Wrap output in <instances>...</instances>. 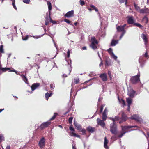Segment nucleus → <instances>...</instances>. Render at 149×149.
Wrapping results in <instances>:
<instances>
[{
    "label": "nucleus",
    "instance_id": "nucleus-48",
    "mask_svg": "<svg viewBox=\"0 0 149 149\" xmlns=\"http://www.w3.org/2000/svg\"><path fill=\"white\" fill-rule=\"evenodd\" d=\"M108 51L109 52V53L110 55H111V53H113L112 52V49L111 48L109 49Z\"/></svg>",
    "mask_w": 149,
    "mask_h": 149
},
{
    "label": "nucleus",
    "instance_id": "nucleus-57",
    "mask_svg": "<svg viewBox=\"0 0 149 149\" xmlns=\"http://www.w3.org/2000/svg\"><path fill=\"white\" fill-rule=\"evenodd\" d=\"M54 87H55V86L53 84V85H52V84L50 85V88L52 89H54Z\"/></svg>",
    "mask_w": 149,
    "mask_h": 149
},
{
    "label": "nucleus",
    "instance_id": "nucleus-23",
    "mask_svg": "<svg viewBox=\"0 0 149 149\" xmlns=\"http://www.w3.org/2000/svg\"><path fill=\"white\" fill-rule=\"evenodd\" d=\"M108 141L106 137H105L104 138V146L106 148H108V146H107V144L108 143Z\"/></svg>",
    "mask_w": 149,
    "mask_h": 149
},
{
    "label": "nucleus",
    "instance_id": "nucleus-46",
    "mask_svg": "<svg viewBox=\"0 0 149 149\" xmlns=\"http://www.w3.org/2000/svg\"><path fill=\"white\" fill-rule=\"evenodd\" d=\"M144 41L145 42V45H146V43L147 42L148 39L147 38H143Z\"/></svg>",
    "mask_w": 149,
    "mask_h": 149
},
{
    "label": "nucleus",
    "instance_id": "nucleus-11",
    "mask_svg": "<svg viewBox=\"0 0 149 149\" xmlns=\"http://www.w3.org/2000/svg\"><path fill=\"white\" fill-rule=\"evenodd\" d=\"M51 17H50V14L49 13V15H47L45 18V24L46 25H48L49 24V22H50Z\"/></svg>",
    "mask_w": 149,
    "mask_h": 149
},
{
    "label": "nucleus",
    "instance_id": "nucleus-17",
    "mask_svg": "<svg viewBox=\"0 0 149 149\" xmlns=\"http://www.w3.org/2000/svg\"><path fill=\"white\" fill-rule=\"evenodd\" d=\"M140 13H149V10L146 8L144 9H140L139 11Z\"/></svg>",
    "mask_w": 149,
    "mask_h": 149
},
{
    "label": "nucleus",
    "instance_id": "nucleus-30",
    "mask_svg": "<svg viewBox=\"0 0 149 149\" xmlns=\"http://www.w3.org/2000/svg\"><path fill=\"white\" fill-rule=\"evenodd\" d=\"M71 135L73 136L74 137H76L78 138H80V136L78 135L76 133L72 132L71 133Z\"/></svg>",
    "mask_w": 149,
    "mask_h": 149
},
{
    "label": "nucleus",
    "instance_id": "nucleus-8",
    "mask_svg": "<svg viewBox=\"0 0 149 149\" xmlns=\"http://www.w3.org/2000/svg\"><path fill=\"white\" fill-rule=\"evenodd\" d=\"M45 139L44 137L42 138L39 141L38 145L40 148H43L45 146Z\"/></svg>",
    "mask_w": 149,
    "mask_h": 149
},
{
    "label": "nucleus",
    "instance_id": "nucleus-29",
    "mask_svg": "<svg viewBox=\"0 0 149 149\" xmlns=\"http://www.w3.org/2000/svg\"><path fill=\"white\" fill-rule=\"evenodd\" d=\"M23 80L26 83H27L28 79L24 75L22 76Z\"/></svg>",
    "mask_w": 149,
    "mask_h": 149
},
{
    "label": "nucleus",
    "instance_id": "nucleus-41",
    "mask_svg": "<svg viewBox=\"0 0 149 149\" xmlns=\"http://www.w3.org/2000/svg\"><path fill=\"white\" fill-rule=\"evenodd\" d=\"M74 80L75 84H78L79 82V79L78 78H76L74 79Z\"/></svg>",
    "mask_w": 149,
    "mask_h": 149
},
{
    "label": "nucleus",
    "instance_id": "nucleus-28",
    "mask_svg": "<svg viewBox=\"0 0 149 149\" xmlns=\"http://www.w3.org/2000/svg\"><path fill=\"white\" fill-rule=\"evenodd\" d=\"M110 55L111 56V57L113 58L114 59L116 60L117 58V56H116L113 53H111V54Z\"/></svg>",
    "mask_w": 149,
    "mask_h": 149
},
{
    "label": "nucleus",
    "instance_id": "nucleus-50",
    "mask_svg": "<svg viewBox=\"0 0 149 149\" xmlns=\"http://www.w3.org/2000/svg\"><path fill=\"white\" fill-rule=\"evenodd\" d=\"M69 129H70V130L71 131H73V132L75 131V130H74L73 128L71 126L70 127Z\"/></svg>",
    "mask_w": 149,
    "mask_h": 149
},
{
    "label": "nucleus",
    "instance_id": "nucleus-22",
    "mask_svg": "<svg viewBox=\"0 0 149 149\" xmlns=\"http://www.w3.org/2000/svg\"><path fill=\"white\" fill-rule=\"evenodd\" d=\"M74 125L77 127V128L78 130H81V127L79 124L75 122H74Z\"/></svg>",
    "mask_w": 149,
    "mask_h": 149
},
{
    "label": "nucleus",
    "instance_id": "nucleus-49",
    "mask_svg": "<svg viewBox=\"0 0 149 149\" xmlns=\"http://www.w3.org/2000/svg\"><path fill=\"white\" fill-rule=\"evenodd\" d=\"M67 57L68 58L70 57V51L69 50H68L67 51Z\"/></svg>",
    "mask_w": 149,
    "mask_h": 149
},
{
    "label": "nucleus",
    "instance_id": "nucleus-1",
    "mask_svg": "<svg viewBox=\"0 0 149 149\" xmlns=\"http://www.w3.org/2000/svg\"><path fill=\"white\" fill-rule=\"evenodd\" d=\"M136 127L138 128V127L137 126H125L124 127H122V132L121 133V134L119 135L118 136V137L121 138V137L127 132L125 131L126 130H127L130 129L132 127Z\"/></svg>",
    "mask_w": 149,
    "mask_h": 149
},
{
    "label": "nucleus",
    "instance_id": "nucleus-7",
    "mask_svg": "<svg viewBox=\"0 0 149 149\" xmlns=\"http://www.w3.org/2000/svg\"><path fill=\"white\" fill-rule=\"evenodd\" d=\"M131 119L135 120L136 121L141 122L143 121L142 119L137 115H134L130 118Z\"/></svg>",
    "mask_w": 149,
    "mask_h": 149
},
{
    "label": "nucleus",
    "instance_id": "nucleus-10",
    "mask_svg": "<svg viewBox=\"0 0 149 149\" xmlns=\"http://www.w3.org/2000/svg\"><path fill=\"white\" fill-rule=\"evenodd\" d=\"M74 10H71L69 11L64 15V16L67 18H70L74 16Z\"/></svg>",
    "mask_w": 149,
    "mask_h": 149
},
{
    "label": "nucleus",
    "instance_id": "nucleus-2",
    "mask_svg": "<svg viewBox=\"0 0 149 149\" xmlns=\"http://www.w3.org/2000/svg\"><path fill=\"white\" fill-rule=\"evenodd\" d=\"M110 131L111 133L113 134L116 135L118 133L117 126L114 122L110 124Z\"/></svg>",
    "mask_w": 149,
    "mask_h": 149
},
{
    "label": "nucleus",
    "instance_id": "nucleus-40",
    "mask_svg": "<svg viewBox=\"0 0 149 149\" xmlns=\"http://www.w3.org/2000/svg\"><path fill=\"white\" fill-rule=\"evenodd\" d=\"M105 106V105L104 104H103L101 106L100 109V113L102 112L103 110V107Z\"/></svg>",
    "mask_w": 149,
    "mask_h": 149
},
{
    "label": "nucleus",
    "instance_id": "nucleus-24",
    "mask_svg": "<svg viewBox=\"0 0 149 149\" xmlns=\"http://www.w3.org/2000/svg\"><path fill=\"white\" fill-rule=\"evenodd\" d=\"M121 115H122V119L123 120L126 121V120H127V117L123 112H122Z\"/></svg>",
    "mask_w": 149,
    "mask_h": 149
},
{
    "label": "nucleus",
    "instance_id": "nucleus-63",
    "mask_svg": "<svg viewBox=\"0 0 149 149\" xmlns=\"http://www.w3.org/2000/svg\"><path fill=\"white\" fill-rule=\"evenodd\" d=\"M10 146H8L6 147V149H10Z\"/></svg>",
    "mask_w": 149,
    "mask_h": 149
},
{
    "label": "nucleus",
    "instance_id": "nucleus-14",
    "mask_svg": "<svg viewBox=\"0 0 149 149\" xmlns=\"http://www.w3.org/2000/svg\"><path fill=\"white\" fill-rule=\"evenodd\" d=\"M50 122L48 121L43 123L40 125V127L42 129H43L45 127H47L50 125Z\"/></svg>",
    "mask_w": 149,
    "mask_h": 149
},
{
    "label": "nucleus",
    "instance_id": "nucleus-59",
    "mask_svg": "<svg viewBox=\"0 0 149 149\" xmlns=\"http://www.w3.org/2000/svg\"><path fill=\"white\" fill-rule=\"evenodd\" d=\"M28 39V38H22V39L24 41L27 40Z\"/></svg>",
    "mask_w": 149,
    "mask_h": 149
},
{
    "label": "nucleus",
    "instance_id": "nucleus-32",
    "mask_svg": "<svg viewBox=\"0 0 149 149\" xmlns=\"http://www.w3.org/2000/svg\"><path fill=\"white\" fill-rule=\"evenodd\" d=\"M64 21L65 22H66V23H68V24H69L71 25H72V26H73V25H72V22L71 21H70L69 20L67 19H64Z\"/></svg>",
    "mask_w": 149,
    "mask_h": 149
},
{
    "label": "nucleus",
    "instance_id": "nucleus-27",
    "mask_svg": "<svg viewBox=\"0 0 149 149\" xmlns=\"http://www.w3.org/2000/svg\"><path fill=\"white\" fill-rule=\"evenodd\" d=\"M143 20L145 23L147 24L148 23V18L146 16L144 17L143 18Z\"/></svg>",
    "mask_w": 149,
    "mask_h": 149
},
{
    "label": "nucleus",
    "instance_id": "nucleus-26",
    "mask_svg": "<svg viewBox=\"0 0 149 149\" xmlns=\"http://www.w3.org/2000/svg\"><path fill=\"white\" fill-rule=\"evenodd\" d=\"M118 99L119 102L120 104H122L123 106L125 105V102L123 99H121V100H120L118 97Z\"/></svg>",
    "mask_w": 149,
    "mask_h": 149
},
{
    "label": "nucleus",
    "instance_id": "nucleus-16",
    "mask_svg": "<svg viewBox=\"0 0 149 149\" xmlns=\"http://www.w3.org/2000/svg\"><path fill=\"white\" fill-rule=\"evenodd\" d=\"M39 84L38 83L33 84L31 86V89L32 91L36 89L39 86Z\"/></svg>",
    "mask_w": 149,
    "mask_h": 149
},
{
    "label": "nucleus",
    "instance_id": "nucleus-60",
    "mask_svg": "<svg viewBox=\"0 0 149 149\" xmlns=\"http://www.w3.org/2000/svg\"><path fill=\"white\" fill-rule=\"evenodd\" d=\"M105 65L106 66H109V63H108V62L107 61H106V64H105Z\"/></svg>",
    "mask_w": 149,
    "mask_h": 149
},
{
    "label": "nucleus",
    "instance_id": "nucleus-55",
    "mask_svg": "<svg viewBox=\"0 0 149 149\" xmlns=\"http://www.w3.org/2000/svg\"><path fill=\"white\" fill-rule=\"evenodd\" d=\"M80 4L81 5H84L85 4V3L84 1H80Z\"/></svg>",
    "mask_w": 149,
    "mask_h": 149
},
{
    "label": "nucleus",
    "instance_id": "nucleus-19",
    "mask_svg": "<svg viewBox=\"0 0 149 149\" xmlns=\"http://www.w3.org/2000/svg\"><path fill=\"white\" fill-rule=\"evenodd\" d=\"M126 101L128 104V106L130 108V105L132 102V99L130 97H128L126 98Z\"/></svg>",
    "mask_w": 149,
    "mask_h": 149
},
{
    "label": "nucleus",
    "instance_id": "nucleus-47",
    "mask_svg": "<svg viewBox=\"0 0 149 149\" xmlns=\"http://www.w3.org/2000/svg\"><path fill=\"white\" fill-rule=\"evenodd\" d=\"M147 37V35L146 33H143L141 35L142 37Z\"/></svg>",
    "mask_w": 149,
    "mask_h": 149
},
{
    "label": "nucleus",
    "instance_id": "nucleus-42",
    "mask_svg": "<svg viewBox=\"0 0 149 149\" xmlns=\"http://www.w3.org/2000/svg\"><path fill=\"white\" fill-rule=\"evenodd\" d=\"M4 137L3 136L1 135H0V142L4 140Z\"/></svg>",
    "mask_w": 149,
    "mask_h": 149
},
{
    "label": "nucleus",
    "instance_id": "nucleus-15",
    "mask_svg": "<svg viewBox=\"0 0 149 149\" xmlns=\"http://www.w3.org/2000/svg\"><path fill=\"white\" fill-rule=\"evenodd\" d=\"M108 112L107 109L106 108L103 113L102 119L104 121H105L106 120L107 118V113Z\"/></svg>",
    "mask_w": 149,
    "mask_h": 149
},
{
    "label": "nucleus",
    "instance_id": "nucleus-54",
    "mask_svg": "<svg viewBox=\"0 0 149 149\" xmlns=\"http://www.w3.org/2000/svg\"><path fill=\"white\" fill-rule=\"evenodd\" d=\"M108 74L109 75V77H110V78L111 79V72L110 71H109L108 72Z\"/></svg>",
    "mask_w": 149,
    "mask_h": 149
},
{
    "label": "nucleus",
    "instance_id": "nucleus-45",
    "mask_svg": "<svg viewBox=\"0 0 149 149\" xmlns=\"http://www.w3.org/2000/svg\"><path fill=\"white\" fill-rule=\"evenodd\" d=\"M50 22L53 23L54 24H56V21L53 20L52 18H51V20L50 21Z\"/></svg>",
    "mask_w": 149,
    "mask_h": 149
},
{
    "label": "nucleus",
    "instance_id": "nucleus-3",
    "mask_svg": "<svg viewBox=\"0 0 149 149\" xmlns=\"http://www.w3.org/2000/svg\"><path fill=\"white\" fill-rule=\"evenodd\" d=\"M91 43L90 45V47L93 49L97 48V45L98 44V42L95 38H91Z\"/></svg>",
    "mask_w": 149,
    "mask_h": 149
},
{
    "label": "nucleus",
    "instance_id": "nucleus-6",
    "mask_svg": "<svg viewBox=\"0 0 149 149\" xmlns=\"http://www.w3.org/2000/svg\"><path fill=\"white\" fill-rule=\"evenodd\" d=\"M140 75L137 74L136 76L133 77L131 79V81L133 84H135L137 83L138 81H140L139 79Z\"/></svg>",
    "mask_w": 149,
    "mask_h": 149
},
{
    "label": "nucleus",
    "instance_id": "nucleus-12",
    "mask_svg": "<svg viewBox=\"0 0 149 149\" xmlns=\"http://www.w3.org/2000/svg\"><path fill=\"white\" fill-rule=\"evenodd\" d=\"M97 121L98 125L103 127L105 125V123L104 120H102L100 119L99 118H97Z\"/></svg>",
    "mask_w": 149,
    "mask_h": 149
},
{
    "label": "nucleus",
    "instance_id": "nucleus-35",
    "mask_svg": "<svg viewBox=\"0 0 149 149\" xmlns=\"http://www.w3.org/2000/svg\"><path fill=\"white\" fill-rule=\"evenodd\" d=\"M10 69V68H2L1 69V70H2L3 72H5L7 70H9Z\"/></svg>",
    "mask_w": 149,
    "mask_h": 149
},
{
    "label": "nucleus",
    "instance_id": "nucleus-61",
    "mask_svg": "<svg viewBox=\"0 0 149 149\" xmlns=\"http://www.w3.org/2000/svg\"><path fill=\"white\" fill-rule=\"evenodd\" d=\"M102 65V61L101 60V63L99 64V66L100 67H101V65Z\"/></svg>",
    "mask_w": 149,
    "mask_h": 149
},
{
    "label": "nucleus",
    "instance_id": "nucleus-34",
    "mask_svg": "<svg viewBox=\"0 0 149 149\" xmlns=\"http://www.w3.org/2000/svg\"><path fill=\"white\" fill-rule=\"evenodd\" d=\"M134 25L140 28H141L142 27V26L138 23H134Z\"/></svg>",
    "mask_w": 149,
    "mask_h": 149
},
{
    "label": "nucleus",
    "instance_id": "nucleus-4",
    "mask_svg": "<svg viewBox=\"0 0 149 149\" xmlns=\"http://www.w3.org/2000/svg\"><path fill=\"white\" fill-rule=\"evenodd\" d=\"M128 95L131 98H133L137 95L136 91L132 88H129L128 89Z\"/></svg>",
    "mask_w": 149,
    "mask_h": 149
},
{
    "label": "nucleus",
    "instance_id": "nucleus-51",
    "mask_svg": "<svg viewBox=\"0 0 149 149\" xmlns=\"http://www.w3.org/2000/svg\"><path fill=\"white\" fill-rule=\"evenodd\" d=\"M144 56L146 58H147V57L149 58V56H148V53H147V52H146L145 53V54L144 55Z\"/></svg>",
    "mask_w": 149,
    "mask_h": 149
},
{
    "label": "nucleus",
    "instance_id": "nucleus-13",
    "mask_svg": "<svg viewBox=\"0 0 149 149\" xmlns=\"http://www.w3.org/2000/svg\"><path fill=\"white\" fill-rule=\"evenodd\" d=\"M100 77L102 79L103 81H106L107 80V76L106 73L101 74Z\"/></svg>",
    "mask_w": 149,
    "mask_h": 149
},
{
    "label": "nucleus",
    "instance_id": "nucleus-62",
    "mask_svg": "<svg viewBox=\"0 0 149 149\" xmlns=\"http://www.w3.org/2000/svg\"><path fill=\"white\" fill-rule=\"evenodd\" d=\"M97 54H98V56H99V58H100V60H102V58H101V57H100V54H99V52H97Z\"/></svg>",
    "mask_w": 149,
    "mask_h": 149
},
{
    "label": "nucleus",
    "instance_id": "nucleus-5",
    "mask_svg": "<svg viewBox=\"0 0 149 149\" xmlns=\"http://www.w3.org/2000/svg\"><path fill=\"white\" fill-rule=\"evenodd\" d=\"M116 29L118 32H122L120 37H122L126 32V31L123 28V27H122L121 26H118L116 27Z\"/></svg>",
    "mask_w": 149,
    "mask_h": 149
},
{
    "label": "nucleus",
    "instance_id": "nucleus-64",
    "mask_svg": "<svg viewBox=\"0 0 149 149\" xmlns=\"http://www.w3.org/2000/svg\"><path fill=\"white\" fill-rule=\"evenodd\" d=\"M82 49L83 50H86V47H82Z\"/></svg>",
    "mask_w": 149,
    "mask_h": 149
},
{
    "label": "nucleus",
    "instance_id": "nucleus-58",
    "mask_svg": "<svg viewBox=\"0 0 149 149\" xmlns=\"http://www.w3.org/2000/svg\"><path fill=\"white\" fill-rule=\"evenodd\" d=\"M118 1L120 3H123L125 1V0H118Z\"/></svg>",
    "mask_w": 149,
    "mask_h": 149
},
{
    "label": "nucleus",
    "instance_id": "nucleus-31",
    "mask_svg": "<svg viewBox=\"0 0 149 149\" xmlns=\"http://www.w3.org/2000/svg\"><path fill=\"white\" fill-rule=\"evenodd\" d=\"M47 4L48 5V8L49 11H50L52 9V6L51 3L49 2H48L47 3Z\"/></svg>",
    "mask_w": 149,
    "mask_h": 149
},
{
    "label": "nucleus",
    "instance_id": "nucleus-33",
    "mask_svg": "<svg viewBox=\"0 0 149 149\" xmlns=\"http://www.w3.org/2000/svg\"><path fill=\"white\" fill-rule=\"evenodd\" d=\"M134 6L136 10L138 11L140 10V7L138 6L137 4H136L135 2L134 3Z\"/></svg>",
    "mask_w": 149,
    "mask_h": 149
},
{
    "label": "nucleus",
    "instance_id": "nucleus-53",
    "mask_svg": "<svg viewBox=\"0 0 149 149\" xmlns=\"http://www.w3.org/2000/svg\"><path fill=\"white\" fill-rule=\"evenodd\" d=\"M9 72H15L17 74H18L17 72L14 69L12 70H10L9 71Z\"/></svg>",
    "mask_w": 149,
    "mask_h": 149
},
{
    "label": "nucleus",
    "instance_id": "nucleus-21",
    "mask_svg": "<svg viewBox=\"0 0 149 149\" xmlns=\"http://www.w3.org/2000/svg\"><path fill=\"white\" fill-rule=\"evenodd\" d=\"M98 34L99 36L101 37H104L105 36V33L104 31H100L98 33Z\"/></svg>",
    "mask_w": 149,
    "mask_h": 149
},
{
    "label": "nucleus",
    "instance_id": "nucleus-56",
    "mask_svg": "<svg viewBox=\"0 0 149 149\" xmlns=\"http://www.w3.org/2000/svg\"><path fill=\"white\" fill-rule=\"evenodd\" d=\"M90 7L93 9H94L96 7L93 5H90Z\"/></svg>",
    "mask_w": 149,
    "mask_h": 149
},
{
    "label": "nucleus",
    "instance_id": "nucleus-20",
    "mask_svg": "<svg viewBox=\"0 0 149 149\" xmlns=\"http://www.w3.org/2000/svg\"><path fill=\"white\" fill-rule=\"evenodd\" d=\"M87 130L90 132L93 133L95 130V128L91 126H89L87 128Z\"/></svg>",
    "mask_w": 149,
    "mask_h": 149
},
{
    "label": "nucleus",
    "instance_id": "nucleus-52",
    "mask_svg": "<svg viewBox=\"0 0 149 149\" xmlns=\"http://www.w3.org/2000/svg\"><path fill=\"white\" fill-rule=\"evenodd\" d=\"M72 117H70L69 118V122L70 123H71L72 122Z\"/></svg>",
    "mask_w": 149,
    "mask_h": 149
},
{
    "label": "nucleus",
    "instance_id": "nucleus-37",
    "mask_svg": "<svg viewBox=\"0 0 149 149\" xmlns=\"http://www.w3.org/2000/svg\"><path fill=\"white\" fill-rule=\"evenodd\" d=\"M57 114H58L57 113H55L54 114V115L53 116V117L50 118V120H53L55 118H56V116L57 115Z\"/></svg>",
    "mask_w": 149,
    "mask_h": 149
},
{
    "label": "nucleus",
    "instance_id": "nucleus-44",
    "mask_svg": "<svg viewBox=\"0 0 149 149\" xmlns=\"http://www.w3.org/2000/svg\"><path fill=\"white\" fill-rule=\"evenodd\" d=\"M79 131L82 132V133H83V134H84L86 133V130L85 129H81V130H79Z\"/></svg>",
    "mask_w": 149,
    "mask_h": 149
},
{
    "label": "nucleus",
    "instance_id": "nucleus-38",
    "mask_svg": "<svg viewBox=\"0 0 149 149\" xmlns=\"http://www.w3.org/2000/svg\"><path fill=\"white\" fill-rule=\"evenodd\" d=\"M4 52L3 49V45L0 46V52L1 53H3Z\"/></svg>",
    "mask_w": 149,
    "mask_h": 149
},
{
    "label": "nucleus",
    "instance_id": "nucleus-25",
    "mask_svg": "<svg viewBox=\"0 0 149 149\" xmlns=\"http://www.w3.org/2000/svg\"><path fill=\"white\" fill-rule=\"evenodd\" d=\"M52 95V93H51L49 94L48 93H47L45 94V97L47 100H48L49 97H50Z\"/></svg>",
    "mask_w": 149,
    "mask_h": 149
},
{
    "label": "nucleus",
    "instance_id": "nucleus-39",
    "mask_svg": "<svg viewBox=\"0 0 149 149\" xmlns=\"http://www.w3.org/2000/svg\"><path fill=\"white\" fill-rule=\"evenodd\" d=\"M111 120L113 122L116 120H118L119 119V118L118 116H116L115 118H111Z\"/></svg>",
    "mask_w": 149,
    "mask_h": 149
},
{
    "label": "nucleus",
    "instance_id": "nucleus-18",
    "mask_svg": "<svg viewBox=\"0 0 149 149\" xmlns=\"http://www.w3.org/2000/svg\"><path fill=\"white\" fill-rule=\"evenodd\" d=\"M120 40V39L119 40H115L114 39H113L111 42V46H113L116 45L118 44V41L119 40Z\"/></svg>",
    "mask_w": 149,
    "mask_h": 149
},
{
    "label": "nucleus",
    "instance_id": "nucleus-9",
    "mask_svg": "<svg viewBox=\"0 0 149 149\" xmlns=\"http://www.w3.org/2000/svg\"><path fill=\"white\" fill-rule=\"evenodd\" d=\"M127 21L129 24H134V19L133 17L132 16H127Z\"/></svg>",
    "mask_w": 149,
    "mask_h": 149
},
{
    "label": "nucleus",
    "instance_id": "nucleus-43",
    "mask_svg": "<svg viewBox=\"0 0 149 149\" xmlns=\"http://www.w3.org/2000/svg\"><path fill=\"white\" fill-rule=\"evenodd\" d=\"M23 1L26 4L29 3L30 2V0H23Z\"/></svg>",
    "mask_w": 149,
    "mask_h": 149
},
{
    "label": "nucleus",
    "instance_id": "nucleus-36",
    "mask_svg": "<svg viewBox=\"0 0 149 149\" xmlns=\"http://www.w3.org/2000/svg\"><path fill=\"white\" fill-rule=\"evenodd\" d=\"M12 5L13 6L14 8L15 9L17 10V7L15 6V0H12Z\"/></svg>",
    "mask_w": 149,
    "mask_h": 149
}]
</instances>
